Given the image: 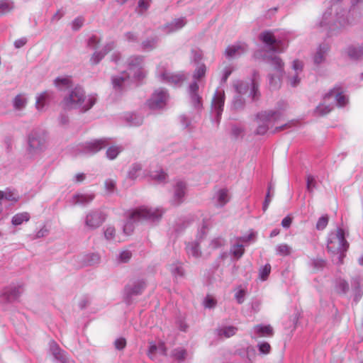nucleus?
I'll use <instances>...</instances> for the list:
<instances>
[{
    "mask_svg": "<svg viewBox=\"0 0 363 363\" xmlns=\"http://www.w3.org/2000/svg\"><path fill=\"white\" fill-rule=\"evenodd\" d=\"M126 70L112 77V84L116 91H123L129 85L130 79L141 81L147 76V71L145 67V57L132 55L126 60Z\"/></svg>",
    "mask_w": 363,
    "mask_h": 363,
    "instance_id": "nucleus-1",
    "label": "nucleus"
},
{
    "mask_svg": "<svg viewBox=\"0 0 363 363\" xmlns=\"http://www.w3.org/2000/svg\"><path fill=\"white\" fill-rule=\"evenodd\" d=\"M162 211L160 208L140 207L126 213V221L123 225L125 236L130 235L134 230V223L142 221L156 222L162 216Z\"/></svg>",
    "mask_w": 363,
    "mask_h": 363,
    "instance_id": "nucleus-2",
    "label": "nucleus"
},
{
    "mask_svg": "<svg viewBox=\"0 0 363 363\" xmlns=\"http://www.w3.org/2000/svg\"><path fill=\"white\" fill-rule=\"evenodd\" d=\"M96 101V96H86L81 86H75L63 98L61 105L65 110L79 109L82 112H86L91 108Z\"/></svg>",
    "mask_w": 363,
    "mask_h": 363,
    "instance_id": "nucleus-3",
    "label": "nucleus"
},
{
    "mask_svg": "<svg viewBox=\"0 0 363 363\" xmlns=\"http://www.w3.org/2000/svg\"><path fill=\"white\" fill-rule=\"evenodd\" d=\"M347 101V96L343 94L341 88L335 87L324 95L323 103L316 107L315 113L317 116H325L332 111L335 104L344 106Z\"/></svg>",
    "mask_w": 363,
    "mask_h": 363,
    "instance_id": "nucleus-4",
    "label": "nucleus"
},
{
    "mask_svg": "<svg viewBox=\"0 0 363 363\" xmlns=\"http://www.w3.org/2000/svg\"><path fill=\"white\" fill-rule=\"evenodd\" d=\"M349 247V243L345 240L342 228H337L329 233L327 242L328 251L332 255H337V263L341 264L345 257V252Z\"/></svg>",
    "mask_w": 363,
    "mask_h": 363,
    "instance_id": "nucleus-5",
    "label": "nucleus"
},
{
    "mask_svg": "<svg viewBox=\"0 0 363 363\" xmlns=\"http://www.w3.org/2000/svg\"><path fill=\"white\" fill-rule=\"evenodd\" d=\"M286 104L283 103V106H279L276 109L261 111L257 113L258 127L255 133L257 135H264L272 128L275 123L284 118V109Z\"/></svg>",
    "mask_w": 363,
    "mask_h": 363,
    "instance_id": "nucleus-6",
    "label": "nucleus"
},
{
    "mask_svg": "<svg viewBox=\"0 0 363 363\" xmlns=\"http://www.w3.org/2000/svg\"><path fill=\"white\" fill-rule=\"evenodd\" d=\"M26 152L30 156L39 155L46 149L47 133L41 128L33 129L27 135Z\"/></svg>",
    "mask_w": 363,
    "mask_h": 363,
    "instance_id": "nucleus-7",
    "label": "nucleus"
},
{
    "mask_svg": "<svg viewBox=\"0 0 363 363\" xmlns=\"http://www.w3.org/2000/svg\"><path fill=\"white\" fill-rule=\"evenodd\" d=\"M339 5L337 4H334L328 11L323 13L322 19L319 23L320 28L323 30H329L330 32H333L336 28L343 27L347 24V20L344 18L345 13L342 15L337 13L335 17L333 16V10L335 9L337 11Z\"/></svg>",
    "mask_w": 363,
    "mask_h": 363,
    "instance_id": "nucleus-8",
    "label": "nucleus"
},
{
    "mask_svg": "<svg viewBox=\"0 0 363 363\" xmlns=\"http://www.w3.org/2000/svg\"><path fill=\"white\" fill-rule=\"evenodd\" d=\"M156 77L162 82L174 86L180 85L186 79L184 73H173L168 70L165 62H160L156 68Z\"/></svg>",
    "mask_w": 363,
    "mask_h": 363,
    "instance_id": "nucleus-9",
    "label": "nucleus"
},
{
    "mask_svg": "<svg viewBox=\"0 0 363 363\" xmlns=\"http://www.w3.org/2000/svg\"><path fill=\"white\" fill-rule=\"evenodd\" d=\"M233 87L238 95L242 96L249 92L252 101H257L259 97L258 84L255 79L250 82L236 80L233 82Z\"/></svg>",
    "mask_w": 363,
    "mask_h": 363,
    "instance_id": "nucleus-10",
    "label": "nucleus"
},
{
    "mask_svg": "<svg viewBox=\"0 0 363 363\" xmlns=\"http://www.w3.org/2000/svg\"><path fill=\"white\" fill-rule=\"evenodd\" d=\"M259 39L266 44L270 50L274 52H282L287 48V43L284 41L277 40L270 31H264L260 33Z\"/></svg>",
    "mask_w": 363,
    "mask_h": 363,
    "instance_id": "nucleus-11",
    "label": "nucleus"
},
{
    "mask_svg": "<svg viewBox=\"0 0 363 363\" xmlns=\"http://www.w3.org/2000/svg\"><path fill=\"white\" fill-rule=\"evenodd\" d=\"M225 104V92L222 88H218L211 101V112L215 114V120L217 123L220 122Z\"/></svg>",
    "mask_w": 363,
    "mask_h": 363,
    "instance_id": "nucleus-12",
    "label": "nucleus"
},
{
    "mask_svg": "<svg viewBox=\"0 0 363 363\" xmlns=\"http://www.w3.org/2000/svg\"><path fill=\"white\" fill-rule=\"evenodd\" d=\"M270 65L273 67L276 74H269V84L272 89H277L281 84V77L284 72V62L279 57L275 56L270 60Z\"/></svg>",
    "mask_w": 363,
    "mask_h": 363,
    "instance_id": "nucleus-13",
    "label": "nucleus"
},
{
    "mask_svg": "<svg viewBox=\"0 0 363 363\" xmlns=\"http://www.w3.org/2000/svg\"><path fill=\"white\" fill-rule=\"evenodd\" d=\"M169 95L164 89H159L155 91L147 104L150 109L157 110L163 108L168 101Z\"/></svg>",
    "mask_w": 363,
    "mask_h": 363,
    "instance_id": "nucleus-14",
    "label": "nucleus"
},
{
    "mask_svg": "<svg viewBox=\"0 0 363 363\" xmlns=\"http://www.w3.org/2000/svg\"><path fill=\"white\" fill-rule=\"evenodd\" d=\"M206 235V228L203 227L199 232L196 241L188 242L186 245V251L189 256L196 259L201 256V245L203 247L204 237Z\"/></svg>",
    "mask_w": 363,
    "mask_h": 363,
    "instance_id": "nucleus-15",
    "label": "nucleus"
},
{
    "mask_svg": "<svg viewBox=\"0 0 363 363\" xmlns=\"http://www.w3.org/2000/svg\"><path fill=\"white\" fill-rule=\"evenodd\" d=\"M106 220L105 214L100 210H91L87 213L84 223L90 230L99 228Z\"/></svg>",
    "mask_w": 363,
    "mask_h": 363,
    "instance_id": "nucleus-16",
    "label": "nucleus"
},
{
    "mask_svg": "<svg viewBox=\"0 0 363 363\" xmlns=\"http://www.w3.org/2000/svg\"><path fill=\"white\" fill-rule=\"evenodd\" d=\"M146 284L143 280H137L126 285L124 289V296L128 303H130L133 296L141 294Z\"/></svg>",
    "mask_w": 363,
    "mask_h": 363,
    "instance_id": "nucleus-17",
    "label": "nucleus"
},
{
    "mask_svg": "<svg viewBox=\"0 0 363 363\" xmlns=\"http://www.w3.org/2000/svg\"><path fill=\"white\" fill-rule=\"evenodd\" d=\"M109 144L107 138L93 140L85 143L82 145V152L86 154L94 155L106 147Z\"/></svg>",
    "mask_w": 363,
    "mask_h": 363,
    "instance_id": "nucleus-18",
    "label": "nucleus"
},
{
    "mask_svg": "<svg viewBox=\"0 0 363 363\" xmlns=\"http://www.w3.org/2000/svg\"><path fill=\"white\" fill-rule=\"evenodd\" d=\"M248 50V46L246 43L238 42L228 45L225 50V56L229 59H235L246 53Z\"/></svg>",
    "mask_w": 363,
    "mask_h": 363,
    "instance_id": "nucleus-19",
    "label": "nucleus"
},
{
    "mask_svg": "<svg viewBox=\"0 0 363 363\" xmlns=\"http://www.w3.org/2000/svg\"><path fill=\"white\" fill-rule=\"evenodd\" d=\"M199 88L197 82H193L189 86L188 93L191 106L195 109L200 111L203 108V101L202 97L198 94Z\"/></svg>",
    "mask_w": 363,
    "mask_h": 363,
    "instance_id": "nucleus-20",
    "label": "nucleus"
},
{
    "mask_svg": "<svg viewBox=\"0 0 363 363\" xmlns=\"http://www.w3.org/2000/svg\"><path fill=\"white\" fill-rule=\"evenodd\" d=\"M302 71L303 63L298 60H294L292 64V72L288 76V81L291 86L295 87L299 84Z\"/></svg>",
    "mask_w": 363,
    "mask_h": 363,
    "instance_id": "nucleus-21",
    "label": "nucleus"
},
{
    "mask_svg": "<svg viewBox=\"0 0 363 363\" xmlns=\"http://www.w3.org/2000/svg\"><path fill=\"white\" fill-rule=\"evenodd\" d=\"M230 199V196L228 190L226 189H219L215 191L211 201L215 207L222 208L229 202Z\"/></svg>",
    "mask_w": 363,
    "mask_h": 363,
    "instance_id": "nucleus-22",
    "label": "nucleus"
},
{
    "mask_svg": "<svg viewBox=\"0 0 363 363\" xmlns=\"http://www.w3.org/2000/svg\"><path fill=\"white\" fill-rule=\"evenodd\" d=\"M251 237L252 235L247 238H238L233 241L230 252L235 259H238L242 256L245 252L244 243L247 242Z\"/></svg>",
    "mask_w": 363,
    "mask_h": 363,
    "instance_id": "nucleus-23",
    "label": "nucleus"
},
{
    "mask_svg": "<svg viewBox=\"0 0 363 363\" xmlns=\"http://www.w3.org/2000/svg\"><path fill=\"white\" fill-rule=\"evenodd\" d=\"M186 194V184L183 181H177L174 186V194L172 203L174 205H179L184 201Z\"/></svg>",
    "mask_w": 363,
    "mask_h": 363,
    "instance_id": "nucleus-24",
    "label": "nucleus"
},
{
    "mask_svg": "<svg viewBox=\"0 0 363 363\" xmlns=\"http://www.w3.org/2000/svg\"><path fill=\"white\" fill-rule=\"evenodd\" d=\"M22 291L23 289L20 285L9 286L4 289L1 296L2 300L6 303L13 302L17 300Z\"/></svg>",
    "mask_w": 363,
    "mask_h": 363,
    "instance_id": "nucleus-25",
    "label": "nucleus"
},
{
    "mask_svg": "<svg viewBox=\"0 0 363 363\" xmlns=\"http://www.w3.org/2000/svg\"><path fill=\"white\" fill-rule=\"evenodd\" d=\"M147 176L145 171L143 170V165L140 163L132 164L128 171V178L131 180H141Z\"/></svg>",
    "mask_w": 363,
    "mask_h": 363,
    "instance_id": "nucleus-26",
    "label": "nucleus"
},
{
    "mask_svg": "<svg viewBox=\"0 0 363 363\" xmlns=\"http://www.w3.org/2000/svg\"><path fill=\"white\" fill-rule=\"evenodd\" d=\"M50 350L54 357L61 363H71L66 352L62 350L55 341L50 342Z\"/></svg>",
    "mask_w": 363,
    "mask_h": 363,
    "instance_id": "nucleus-27",
    "label": "nucleus"
},
{
    "mask_svg": "<svg viewBox=\"0 0 363 363\" xmlns=\"http://www.w3.org/2000/svg\"><path fill=\"white\" fill-rule=\"evenodd\" d=\"M225 243V240L220 236L215 237L208 240L204 239L203 249L206 250L208 253H211V251L223 247Z\"/></svg>",
    "mask_w": 363,
    "mask_h": 363,
    "instance_id": "nucleus-28",
    "label": "nucleus"
},
{
    "mask_svg": "<svg viewBox=\"0 0 363 363\" xmlns=\"http://www.w3.org/2000/svg\"><path fill=\"white\" fill-rule=\"evenodd\" d=\"M114 48V43L113 42H109L108 43L101 51H96L91 56L90 61L93 65L98 64L104 57V56L110 52L111 50H113Z\"/></svg>",
    "mask_w": 363,
    "mask_h": 363,
    "instance_id": "nucleus-29",
    "label": "nucleus"
},
{
    "mask_svg": "<svg viewBox=\"0 0 363 363\" xmlns=\"http://www.w3.org/2000/svg\"><path fill=\"white\" fill-rule=\"evenodd\" d=\"M329 45L325 43L320 44L314 56L313 62L316 65H320L325 60L326 55L329 51Z\"/></svg>",
    "mask_w": 363,
    "mask_h": 363,
    "instance_id": "nucleus-30",
    "label": "nucleus"
},
{
    "mask_svg": "<svg viewBox=\"0 0 363 363\" xmlns=\"http://www.w3.org/2000/svg\"><path fill=\"white\" fill-rule=\"evenodd\" d=\"M186 20L184 18H179L174 19L171 23L166 24L163 27V30L167 33H171L183 28L186 24Z\"/></svg>",
    "mask_w": 363,
    "mask_h": 363,
    "instance_id": "nucleus-31",
    "label": "nucleus"
},
{
    "mask_svg": "<svg viewBox=\"0 0 363 363\" xmlns=\"http://www.w3.org/2000/svg\"><path fill=\"white\" fill-rule=\"evenodd\" d=\"M94 198L92 194H74L71 200V203L73 205H86L90 203Z\"/></svg>",
    "mask_w": 363,
    "mask_h": 363,
    "instance_id": "nucleus-32",
    "label": "nucleus"
},
{
    "mask_svg": "<svg viewBox=\"0 0 363 363\" xmlns=\"http://www.w3.org/2000/svg\"><path fill=\"white\" fill-rule=\"evenodd\" d=\"M52 97V93L48 91H43L36 96L35 107L42 111Z\"/></svg>",
    "mask_w": 363,
    "mask_h": 363,
    "instance_id": "nucleus-33",
    "label": "nucleus"
},
{
    "mask_svg": "<svg viewBox=\"0 0 363 363\" xmlns=\"http://www.w3.org/2000/svg\"><path fill=\"white\" fill-rule=\"evenodd\" d=\"M101 257L98 253H89L84 255L81 258V262L84 266H94L99 264Z\"/></svg>",
    "mask_w": 363,
    "mask_h": 363,
    "instance_id": "nucleus-34",
    "label": "nucleus"
},
{
    "mask_svg": "<svg viewBox=\"0 0 363 363\" xmlns=\"http://www.w3.org/2000/svg\"><path fill=\"white\" fill-rule=\"evenodd\" d=\"M4 199L17 202L19 200V195L16 191L7 188L4 191H0V202L2 203Z\"/></svg>",
    "mask_w": 363,
    "mask_h": 363,
    "instance_id": "nucleus-35",
    "label": "nucleus"
},
{
    "mask_svg": "<svg viewBox=\"0 0 363 363\" xmlns=\"http://www.w3.org/2000/svg\"><path fill=\"white\" fill-rule=\"evenodd\" d=\"M55 86L60 91L66 90L72 86V82L69 77H59L54 81Z\"/></svg>",
    "mask_w": 363,
    "mask_h": 363,
    "instance_id": "nucleus-36",
    "label": "nucleus"
},
{
    "mask_svg": "<svg viewBox=\"0 0 363 363\" xmlns=\"http://www.w3.org/2000/svg\"><path fill=\"white\" fill-rule=\"evenodd\" d=\"M254 332L257 337H271L274 333L273 328L269 325H257L254 327Z\"/></svg>",
    "mask_w": 363,
    "mask_h": 363,
    "instance_id": "nucleus-37",
    "label": "nucleus"
},
{
    "mask_svg": "<svg viewBox=\"0 0 363 363\" xmlns=\"http://www.w3.org/2000/svg\"><path fill=\"white\" fill-rule=\"evenodd\" d=\"M104 237L107 240L109 241H116V242H122L123 241V238H121L120 235H117L116 233V229L112 225H108L104 229Z\"/></svg>",
    "mask_w": 363,
    "mask_h": 363,
    "instance_id": "nucleus-38",
    "label": "nucleus"
},
{
    "mask_svg": "<svg viewBox=\"0 0 363 363\" xmlns=\"http://www.w3.org/2000/svg\"><path fill=\"white\" fill-rule=\"evenodd\" d=\"M28 103L27 98L23 94H18L15 96L13 100V109L16 111H21L23 110Z\"/></svg>",
    "mask_w": 363,
    "mask_h": 363,
    "instance_id": "nucleus-39",
    "label": "nucleus"
},
{
    "mask_svg": "<svg viewBox=\"0 0 363 363\" xmlns=\"http://www.w3.org/2000/svg\"><path fill=\"white\" fill-rule=\"evenodd\" d=\"M292 247L286 243H281L275 247L276 254L279 256H289L292 253Z\"/></svg>",
    "mask_w": 363,
    "mask_h": 363,
    "instance_id": "nucleus-40",
    "label": "nucleus"
},
{
    "mask_svg": "<svg viewBox=\"0 0 363 363\" xmlns=\"http://www.w3.org/2000/svg\"><path fill=\"white\" fill-rule=\"evenodd\" d=\"M30 220V215L27 212L18 213L14 215L11 219V223L13 225H20L23 222H28Z\"/></svg>",
    "mask_w": 363,
    "mask_h": 363,
    "instance_id": "nucleus-41",
    "label": "nucleus"
},
{
    "mask_svg": "<svg viewBox=\"0 0 363 363\" xmlns=\"http://www.w3.org/2000/svg\"><path fill=\"white\" fill-rule=\"evenodd\" d=\"M238 328L234 326H224L217 330L218 335L220 337H230L234 335Z\"/></svg>",
    "mask_w": 363,
    "mask_h": 363,
    "instance_id": "nucleus-42",
    "label": "nucleus"
},
{
    "mask_svg": "<svg viewBox=\"0 0 363 363\" xmlns=\"http://www.w3.org/2000/svg\"><path fill=\"white\" fill-rule=\"evenodd\" d=\"M149 176L157 183H163L167 178V174L162 169L152 171L150 172Z\"/></svg>",
    "mask_w": 363,
    "mask_h": 363,
    "instance_id": "nucleus-43",
    "label": "nucleus"
},
{
    "mask_svg": "<svg viewBox=\"0 0 363 363\" xmlns=\"http://www.w3.org/2000/svg\"><path fill=\"white\" fill-rule=\"evenodd\" d=\"M157 39L156 38H150L143 41L141 46L144 51H151L157 48Z\"/></svg>",
    "mask_w": 363,
    "mask_h": 363,
    "instance_id": "nucleus-44",
    "label": "nucleus"
},
{
    "mask_svg": "<svg viewBox=\"0 0 363 363\" xmlns=\"http://www.w3.org/2000/svg\"><path fill=\"white\" fill-rule=\"evenodd\" d=\"M347 55L352 59H357L363 55V50L359 48L351 45L345 50Z\"/></svg>",
    "mask_w": 363,
    "mask_h": 363,
    "instance_id": "nucleus-45",
    "label": "nucleus"
},
{
    "mask_svg": "<svg viewBox=\"0 0 363 363\" xmlns=\"http://www.w3.org/2000/svg\"><path fill=\"white\" fill-rule=\"evenodd\" d=\"M169 270L172 273V274L177 278V277H182L184 275V271L182 266V264L179 262L173 263L169 265Z\"/></svg>",
    "mask_w": 363,
    "mask_h": 363,
    "instance_id": "nucleus-46",
    "label": "nucleus"
},
{
    "mask_svg": "<svg viewBox=\"0 0 363 363\" xmlns=\"http://www.w3.org/2000/svg\"><path fill=\"white\" fill-rule=\"evenodd\" d=\"M206 66L204 64H199L193 74V78L195 80L194 82L200 80L201 79L204 77L206 72Z\"/></svg>",
    "mask_w": 363,
    "mask_h": 363,
    "instance_id": "nucleus-47",
    "label": "nucleus"
},
{
    "mask_svg": "<svg viewBox=\"0 0 363 363\" xmlns=\"http://www.w3.org/2000/svg\"><path fill=\"white\" fill-rule=\"evenodd\" d=\"M353 293H354V301L357 302L363 294V290L359 285V282L357 279H354L352 281Z\"/></svg>",
    "mask_w": 363,
    "mask_h": 363,
    "instance_id": "nucleus-48",
    "label": "nucleus"
},
{
    "mask_svg": "<svg viewBox=\"0 0 363 363\" xmlns=\"http://www.w3.org/2000/svg\"><path fill=\"white\" fill-rule=\"evenodd\" d=\"M121 151L122 147L120 146H111L106 150V157L109 160H114Z\"/></svg>",
    "mask_w": 363,
    "mask_h": 363,
    "instance_id": "nucleus-49",
    "label": "nucleus"
},
{
    "mask_svg": "<svg viewBox=\"0 0 363 363\" xmlns=\"http://www.w3.org/2000/svg\"><path fill=\"white\" fill-rule=\"evenodd\" d=\"M164 352L165 351L162 345L157 347L155 345H151L148 350V356L153 359L156 354H164Z\"/></svg>",
    "mask_w": 363,
    "mask_h": 363,
    "instance_id": "nucleus-50",
    "label": "nucleus"
},
{
    "mask_svg": "<svg viewBox=\"0 0 363 363\" xmlns=\"http://www.w3.org/2000/svg\"><path fill=\"white\" fill-rule=\"evenodd\" d=\"M13 3L11 1H2L0 2V14H5L13 9Z\"/></svg>",
    "mask_w": 363,
    "mask_h": 363,
    "instance_id": "nucleus-51",
    "label": "nucleus"
},
{
    "mask_svg": "<svg viewBox=\"0 0 363 363\" xmlns=\"http://www.w3.org/2000/svg\"><path fill=\"white\" fill-rule=\"evenodd\" d=\"M172 356L179 362H182L186 358L187 352L183 348H177L173 350Z\"/></svg>",
    "mask_w": 363,
    "mask_h": 363,
    "instance_id": "nucleus-52",
    "label": "nucleus"
},
{
    "mask_svg": "<svg viewBox=\"0 0 363 363\" xmlns=\"http://www.w3.org/2000/svg\"><path fill=\"white\" fill-rule=\"evenodd\" d=\"M245 101L241 95H238L234 97L233 101V107L235 110L242 109L245 106Z\"/></svg>",
    "mask_w": 363,
    "mask_h": 363,
    "instance_id": "nucleus-53",
    "label": "nucleus"
},
{
    "mask_svg": "<svg viewBox=\"0 0 363 363\" xmlns=\"http://www.w3.org/2000/svg\"><path fill=\"white\" fill-rule=\"evenodd\" d=\"M151 0H139L136 11L138 13L143 14L150 7Z\"/></svg>",
    "mask_w": 363,
    "mask_h": 363,
    "instance_id": "nucleus-54",
    "label": "nucleus"
},
{
    "mask_svg": "<svg viewBox=\"0 0 363 363\" xmlns=\"http://www.w3.org/2000/svg\"><path fill=\"white\" fill-rule=\"evenodd\" d=\"M271 272V266L269 264H267L262 267L259 270V277L262 281H265L269 277Z\"/></svg>",
    "mask_w": 363,
    "mask_h": 363,
    "instance_id": "nucleus-55",
    "label": "nucleus"
},
{
    "mask_svg": "<svg viewBox=\"0 0 363 363\" xmlns=\"http://www.w3.org/2000/svg\"><path fill=\"white\" fill-rule=\"evenodd\" d=\"M336 289L339 293L346 294L349 290V284L346 281L339 279L337 281Z\"/></svg>",
    "mask_w": 363,
    "mask_h": 363,
    "instance_id": "nucleus-56",
    "label": "nucleus"
},
{
    "mask_svg": "<svg viewBox=\"0 0 363 363\" xmlns=\"http://www.w3.org/2000/svg\"><path fill=\"white\" fill-rule=\"evenodd\" d=\"M316 182L313 176L308 174L306 177V188L309 192H312L315 188Z\"/></svg>",
    "mask_w": 363,
    "mask_h": 363,
    "instance_id": "nucleus-57",
    "label": "nucleus"
},
{
    "mask_svg": "<svg viewBox=\"0 0 363 363\" xmlns=\"http://www.w3.org/2000/svg\"><path fill=\"white\" fill-rule=\"evenodd\" d=\"M328 223V217L327 216H321L317 221L316 229L322 230L325 229Z\"/></svg>",
    "mask_w": 363,
    "mask_h": 363,
    "instance_id": "nucleus-58",
    "label": "nucleus"
},
{
    "mask_svg": "<svg viewBox=\"0 0 363 363\" xmlns=\"http://www.w3.org/2000/svg\"><path fill=\"white\" fill-rule=\"evenodd\" d=\"M245 295L246 291L242 288H239L235 294L237 302L240 304L242 303L245 301Z\"/></svg>",
    "mask_w": 363,
    "mask_h": 363,
    "instance_id": "nucleus-59",
    "label": "nucleus"
},
{
    "mask_svg": "<svg viewBox=\"0 0 363 363\" xmlns=\"http://www.w3.org/2000/svg\"><path fill=\"white\" fill-rule=\"evenodd\" d=\"M84 19L82 17H77L72 22V28L78 30L84 25Z\"/></svg>",
    "mask_w": 363,
    "mask_h": 363,
    "instance_id": "nucleus-60",
    "label": "nucleus"
},
{
    "mask_svg": "<svg viewBox=\"0 0 363 363\" xmlns=\"http://www.w3.org/2000/svg\"><path fill=\"white\" fill-rule=\"evenodd\" d=\"M116 181L113 179H107L104 182L105 189L107 191L111 193L116 187Z\"/></svg>",
    "mask_w": 363,
    "mask_h": 363,
    "instance_id": "nucleus-61",
    "label": "nucleus"
},
{
    "mask_svg": "<svg viewBox=\"0 0 363 363\" xmlns=\"http://www.w3.org/2000/svg\"><path fill=\"white\" fill-rule=\"evenodd\" d=\"M203 304L206 308H211L216 305V301L211 296H207L204 299Z\"/></svg>",
    "mask_w": 363,
    "mask_h": 363,
    "instance_id": "nucleus-62",
    "label": "nucleus"
},
{
    "mask_svg": "<svg viewBox=\"0 0 363 363\" xmlns=\"http://www.w3.org/2000/svg\"><path fill=\"white\" fill-rule=\"evenodd\" d=\"M132 256V253L129 250L122 251L118 256V259L121 262H127Z\"/></svg>",
    "mask_w": 363,
    "mask_h": 363,
    "instance_id": "nucleus-63",
    "label": "nucleus"
},
{
    "mask_svg": "<svg viewBox=\"0 0 363 363\" xmlns=\"http://www.w3.org/2000/svg\"><path fill=\"white\" fill-rule=\"evenodd\" d=\"M99 42V38L96 35H93L89 39L87 45L91 49H96Z\"/></svg>",
    "mask_w": 363,
    "mask_h": 363,
    "instance_id": "nucleus-64",
    "label": "nucleus"
}]
</instances>
